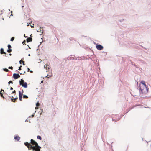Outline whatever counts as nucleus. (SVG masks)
Returning <instances> with one entry per match:
<instances>
[{
	"mask_svg": "<svg viewBox=\"0 0 151 151\" xmlns=\"http://www.w3.org/2000/svg\"><path fill=\"white\" fill-rule=\"evenodd\" d=\"M39 106H40V104L39 103V102H37V103H36V106L37 107H38Z\"/></svg>",
	"mask_w": 151,
	"mask_h": 151,
	"instance_id": "obj_20",
	"label": "nucleus"
},
{
	"mask_svg": "<svg viewBox=\"0 0 151 151\" xmlns=\"http://www.w3.org/2000/svg\"><path fill=\"white\" fill-rule=\"evenodd\" d=\"M24 37H25V34H24Z\"/></svg>",
	"mask_w": 151,
	"mask_h": 151,
	"instance_id": "obj_39",
	"label": "nucleus"
},
{
	"mask_svg": "<svg viewBox=\"0 0 151 151\" xmlns=\"http://www.w3.org/2000/svg\"><path fill=\"white\" fill-rule=\"evenodd\" d=\"M35 109H38V108L37 107H35Z\"/></svg>",
	"mask_w": 151,
	"mask_h": 151,
	"instance_id": "obj_37",
	"label": "nucleus"
},
{
	"mask_svg": "<svg viewBox=\"0 0 151 151\" xmlns=\"http://www.w3.org/2000/svg\"><path fill=\"white\" fill-rule=\"evenodd\" d=\"M20 85H22V86L25 88H27V84L26 82H24L23 80L21 79L19 81Z\"/></svg>",
	"mask_w": 151,
	"mask_h": 151,
	"instance_id": "obj_3",
	"label": "nucleus"
},
{
	"mask_svg": "<svg viewBox=\"0 0 151 151\" xmlns=\"http://www.w3.org/2000/svg\"><path fill=\"white\" fill-rule=\"evenodd\" d=\"M13 77L15 79H16L19 78L20 76L18 74L14 73L13 74Z\"/></svg>",
	"mask_w": 151,
	"mask_h": 151,
	"instance_id": "obj_7",
	"label": "nucleus"
},
{
	"mask_svg": "<svg viewBox=\"0 0 151 151\" xmlns=\"http://www.w3.org/2000/svg\"><path fill=\"white\" fill-rule=\"evenodd\" d=\"M12 93H14V94H15V93H16V91H15V90H14L13 91Z\"/></svg>",
	"mask_w": 151,
	"mask_h": 151,
	"instance_id": "obj_23",
	"label": "nucleus"
},
{
	"mask_svg": "<svg viewBox=\"0 0 151 151\" xmlns=\"http://www.w3.org/2000/svg\"><path fill=\"white\" fill-rule=\"evenodd\" d=\"M32 41V38L31 37L28 38L27 39V42H29Z\"/></svg>",
	"mask_w": 151,
	"mask_h": 151,
	"instance_id": "obj_9",
	"label": "nucleus"
},
{
	"mask_svg": "<svg viewBox=\"0 0 151 151\" xmlns=\"http://www.w3.org/2000/svg\"><path fill=\"white\" fill-rule=\"evenodd\" d=\"M23 98H28V97L25 95H23Z\"/></svg>",
	"mask_w": 151,
	"mask_h": 151,
	"instance_id": "obj_18",
	"label": "nucleus"
},
{
	"mask_svg": "<svg viewBox=\"0 0 151 151\" xmlns=\"http://www.w3.org/2000/svg\"><path fill=\"white\" fill-rule=\"evenodd\" d=\"M25 40H24L22 42V44H25Z\"/></svg>",
	"mask_w": 151,
	"mask_h": 151,
	"instance_id": "obj_25",
	"label": "nucleus"
},
{
	"mask_svg": "<svg viewBox=\"0 0 151 151\" xmlns=\"http://www.w3.org/2000/svg\"><path fill=\"white\" fill-rule=\"evenodd\" d=\"M31 27L32 28H34V24H33V25H31Z\"/></svg>",
	"mask_w": 151,
	"mask_h": 151,
	"instance_id": "obj_31",
	"label": "nucleus"
},
{
	"mask_svg": "<svg viewBox=\"0 0 151 151\" xmlns=\"http://www.w3.org/2000/svg\"><path fill=\"white\" fill-rule=\"evenodd\" d=\"M37 138L38 139H39L40 140H41L42 138L40 136L38 135L37 136Z\"/></svg>",
	"mask_w": 151,
	"mask_h": 151,
	"instance_id": "obj_15",
	"label": "nucleus"
},
{
	"mask_svg": "<svg viewBox=\"0 0 151 151\" xmlns=\"http://www.w3.org/2000/svg\"><path fill=\"white\" fill-rule=\"evenodd\" d=\"M96 48L99 50H100L103 49V47L100 45H99L96 46Z\"/></svg>",
	"mask_w": 151,
	"mask_h": 151,
	"instance_id": "obj_6",
	"label": "nucleus"
},
{
	"mask_svg": "<svg viewBox=\"0 0 151 151\" xmlns=\"http://www.w3.org/2000/svg\"><path fill=\"white\" fill-rule=\"evenodd\" d=\"M0 53L1 54H6V53L4 52V49L3 48H1L0 50Z\"/></svg>",
	"mask_w": 151,
	"mask_h": 151,
	"instance_id": "obj_13",
	"label": "nucleus"
},
{
	"mask_svg": "<svg viewBox=\"0 0 151 151\" xmlns=\"http://www.w3.org/2000/svg\"><path fill=\"white\" fill-rule=\"evenodd\" d=\"M14 139L17 141H18L20 139V137L18 136H16L14 137Z\"/></svg>",
	"mask_w": 151,
	"mask_h": 151,
	"instance_id": "obj_8",
	"label": "nucleus"
},
{
	"mask_svg": "<svg viewBox=\"0 0 151 151\" xmlns=\"http://www.w3.org/2000/svg\"><path fill=\"white\" fill-rule=\"evenodd\" d=\"M8 49H9L11 48V46L9 44L8 45Z\"/></svg>",
	"mask_w": 151,
	"mask_h": 151,
	"instance_id": "obj_21",
	"label": "nucleus"
},
{
	"mask_svg": "<svg viewBox=\"0 0 151 151\" xmlns=\"http://www.w3.org/2000/svg\"><path fill=\"white\" fill-rule=\"evenodd\" d=\"M47 66H48L47 65H45L44 66L45 68L46 69V70H47V68H48L49 67H48Z\"/></svg>",
	"mask_w": 151,
	"mask_h": 151,
	"instance_id": "obj_16",
	"label": "nucleus"
},
{
	"mask_svg": "<svg viewBox=\"0 0 151 151\" xmlns=\"http://www.w3.org/2000/svg\"><path fill=\"white\" fill-rule=\"evenodd\" d=\"M13 82L12 81H10L8 82L9 85V84L11 83L12 84H13Z\"/></svg>",
	"mask_w": 151,
	"mask_h": 151,
	"instance_id": "obj_22",
	"label": "nucleus"
},
{
	"mask_svg": "<svg viewBox=\"0 0 151 151\" xmlns=\"http://www.w3.org/2000/svg\"><path fill=\"white\" fill-rule=\"evenodd\" d=\"M19 99L20 101H22V97H19Z\"/></svg>",
	"mask_w": 151,
	"mask_h": 151,
	"instance_id": "obj_24",
	"label": "nucleus"
},
{
	"mask_svg": "<svg viewBox=\"0 0 151 151\" xmlns=\"http://www.w3.org/2000/svg\"><path fill=\"white\" fill-rule=\"evenodd\" d=\"M0 95H1V97H3V98H4V97L3 96V95L1 93V94H0Z\"/></svg>",
	"mask_w": 151,
	"mask_h": 151,
	"instance_id": "obj_26",
	"label": "nucleus"
},
{
	"mask_svg": "<svg viewBox=\"0 0 151 151\" xmlns=\"http://www.w3.org/2000/svg\"><path fill=\"white\" fill-rule=\"evenodd\" d=\"M139 88L140 90V94L142 95L146 94L148 91V88L144 81H141L139 84Z\"/></svg>",
	"mask_w": 151,
	"mask_h": 151,
	"instance_id": "obj_1",
	"label": "nucleus"
},
{
	"mask_svg": "<svg viewBox=\"0 0 151 151\" xmlns=\"http://www.w3.org/2000/svg\"><path fill=\"white\" fill-rule=\"evenodd\" d=\"M21 62H22V60H20L19 61V63L20 64H21Z\"/></svg>",
	"mask_w": 151,
	"mask_h": 151,
	"instance_id": "obj_32",
	"label": "nucleus"
},
{
	"mask_svg": "<svg viewBox=\"0 0 151 151\" xmlns=\"http://www.w3.org/2000/svg\"><path fill=\"white\" fill-rule=\"evenodd\" d=\"M22 63H23V65H25V64L24 63V61L22 60Z\"/></svg>",
	"mask_w": 151,
	"mask_h": 151,
	"instance_id": "obj_29",
	"label": "nucleus"
},
{
	"mask_svg": "<svg viewBox=\"0 0 151 151\" xmlns=\"http://www.w3.org/2000/svg\"><path fill=\"white\" fill-rule=\"evenodd\" d=\"M12 50L11 49H8L7 50V52L9 53L11 52H12Z\"/></svg>",
	"mask_w": 151,
	"mask_h": 151,
	"instance_id": "obj_14",
	"label": "nucleus"
},
{
	"mask_svg": "<svg viewBox=\"0 0 151 151\" xmlns=\"http://www.w3.org/2000/svg\"><path fill=\"white\" fill-rule=\"evenodd\" d=\"M0 94H1V92H0Z\"/></svg>",
	"mask_w": 151,
	"mask_h": 151,
	"instance_id": "obj_44",
	"label": "nucleus"
},
{
	"mask_svg": "<svg viewBox=\"0 0 151 151\" xmlns=\"http://www.w3.org/2000/svg\"><path fill=\"white\" fill-rule=\"evenodd\" d=\"M42 82H43V81H42L41 82V83H42Z\"/></svg>",
	"mask_w": 151,
	"mask_h": 151,
	"instance_id": "obj_43",
	"label": "nucleus"
},
{
	"mask_svg": "<svg viewBox=\"0 0 151 151\" xmlns=\"http://www.w3.org/2000/svg\"><path fill=\"white\" fill-rule=\"evenodd\" d=\"M35 144H36V146L37 147H36V148H34L33 151H40L41 147L38 145H37L36 143Z\"/></svg>",
	"mask_w": 151,
	"mask_h": 151,
	"instance_id": "obj_5",
	"label": "nucleus"
},
{
	"mask_svg": "<svg viewBox=\"0 0 151 151\" xmlns=\"http://www.w3.org/2000/svg\"><path fill=\"white\" fill-rule=\"evenodd\" d=\"M9 55H11V54H9Z\"/></svg>",
	"mask_w": 151,
	"mask_h": 151,
	"instance_id": "obj_38",
	"label": "nucleus"
},
{
	"mask_svg": "<svg viewBox=\"0 0 151 151\" xmlns=\"http://www.w3.org/2000/svg\"><path fill=\"white\" fill-rule=\"evenodd\" d=\"M12 98H13V96H12ZM17 99V97L16 98H14V99L11 98V100L12 101V102H15V101H16V100Z\"/></svg>",
	"mask_w": 151,
	"mask_h": 151,
	"instance_id": "obj_10",
	"label": "nucleus"
},
{
	"mask_svg": "<svg viewBox=\"0 0 151 151\" xmlns=\"http://www.w3.org/2000/svg\"><path fill=\"white\" fill-rule=\"evenodd\" d=\"M28 55L30 56V54H29V55Z\"/></svg>",
	"mask_w": 151,
	"mask_h": 151,
	"instance_id": "obj_40",
	"label": "nucleus"
},
{
	"mask_svg": "<svg viewBox=\"0 0 151 151\" xmlns=\"http://www.w3.org/2000/svg\"><path fill=\"white\" fill-rule=\"evenodd\" d=\"M34 116V115H32V117H33Z\"/></svg>",
	"mask_w": 151,
	"mask_h": 151,
	"instance_id": "obj_42",
	"label": "nucleus"
},
{
	"mask_svg": "<svg viewBox=\"0 0 151 151\" xmlns=\"http://www.w3.org/2000/svg\"><path fill=\"white\" fill-rule=\"evenodd\" d=\"M30 141V143L26 142L24 143V145L27 147L29 150H31L32 149L33 151L34 148H36V147L35 143L37 144V145H38V144L33 139H31Z\"/></svg>",
	"mask_w": 151,
	"mask_h": 151,
	"instance_id": "obj_2",
	"label": "nucleus"
},
{
	"mask_svg": "<svg viewBox=\"0 0 151 151\" xmlns=\"http://www.w3.org/2000/svg\"><path fill=\"white\" fill-rule=\"evenodd\" d=\"M11 16H13V15H12V11H11Z\"/></svg>",
	"mask_w": 151,
	"mask_h": 151,
	"instance_id": "obj_33",
	"label": "nucleus"
},
{
	"mask_svg": "<svg viewBox=\"0 0 151 151\" xmlns=\"http://www.w3.org/2000/svg\"><path fill=\"white\" fill-rule=\"evenodd\" d=\"M23 91L22 90V93H21L20 92V91H19V97H22V95H23Z\"/></svg>",
	"mask_w": 151,
	"mask_h": 151,
	"instance_id": "obj_11",
	"label": "nucleus"
},
{
	"mask_svg": "<svg viewBox=\"0 0 151 151\" xmlns=\"http://www.w3.org/2000/svg\"><path fill=\"white\" fill-rule=\"evenodd\" d=\"M30 73H33V71H32V70H31V71H30Z\"/></svg>",
	"mask_w": 151,
	"mask_h": 151,
	"instance_id": "obj_36",
	"label": "nucleus"
},
{
	"mask_svg": "<svg viewBox=\"0 0 151 151\" xmlns=\"http://www.w3.org/2000/svg\"><path fill=\"white\" fill-rule=\"evenodd\" d=\"M47 72H48V74H47V76H45V77L49 78L52 76V71L49 68V67L48 68V69L47 70Z\"/></svg>",
	"mask_w": 151,
	"mask_h": 151,
	"instance_id": "obj_4",
	"label": "nucleus"
},
{
	"mask_svg": "<svg viewBox=\"0 0 151 151\" xmlns=\"http://www.w3.org/2000/svg\"><path fill=\"white\" fill-rule=\"evenodd\" d=\"M10 89L11 90H13V88L12 87H11V88H10Z\"/></svg>",
	"mask_w": 151,
	"mask_h": 151,
	"instance_id": "obj_35",
	"label": "nucleus"
},
{
	"mask_svg": "<svg viewBox=\"0 0 151 151\" xmlns=\"http://www.w3.org/2000/svg\"><path fill=\"white\" fill-rule=\"evenodd\" d=\"M3 70L4 71L6 72H8L9 71L6 68H4V69Z\"/></svg>",
	"mask_w": 151,
	"mask_h": 151,
	"instance_id": "obj_19",
	"label": "nucleus"
},
{
	"mask_svg": "<svg viewBox=\"0 0 151 151\" xmlns=\"http://www.w3.org/2000/svg\"><path fill=\"white\" fill-rule=\"evenodd\" d=\"M14 37H12L11 38L10 40L11 41H13L14 40Z\"/></svg>",
	"mask_w": 151,
	"mask_h": 151,
	"instance_id": "obj_17",
	"label": "nucleus"
},
{
	"mask_svg": "<svg viewBox=\"0 0 151 151\" xmlns=\"http://www.w3.org/2000/svg\"><path fill=\"white\" fill-rule=\"evenodd\" d=\"M22 67V66H20L19 67V70H21V68Z\"/></svg>",
	"mask_w": 151,
	"mask_h": 151,
	"instance_id": "obj_27",
	"label": "nucleus"
},
{
	"mask_svg": "<svg viewBox=\"0 0 151 151\" xmlns=\"http://www.w3.org/2000/svg\"><path fill=\"white\" fill-rule=\"evenodd\" d=\"M4 90H2V89H1V91L0 92H1H1L2 93V92H4Z\"/></svg>",
	"mask_w": 151,
	"mask_h": 151,
	"instance_id": "obj_30",
	"label": "nucleus"
},
{
	"mask_svg": "<svg viewBox=\"0 0 151 151\" xmlns=\"http://www.w3.org/2000/svg\"><path fill=\"white\" fill-rule=\"evenodd\" d=\"M20 74L21 75V74H22V73H21Z\"/></svg>",
	"mask_w": 151,
	"mask_h": 151,
	"instance_id": "obj_41",
	"label": "nucleus"
},
{
	"mask_svg": "<svg viewBox=\"0 0 151 151\" xmlns=\"http://www.w3.org/2000/svg\"><path fill=\"white\" fill-rule=\"evenodd\" d=\"M8 68L9 69H13V68L12 67V66H11V67H9Z\"/></svg>",
	"mask_w": 151,
	"mask_h": 151,
	"instance_id": "obj_28",
	"label": "nucleus"
},
{
	"mask_svg": "<svg viewBox=\"0 0 151 151\" xmlns=\"http://www.w3.org/2000/svg\"><path fill=\"white\" fill-rule=\"evenodd\" d=\"M27 70H28V71H29L30 70V69L29 68H28L27 69Z\"/></svg>",
	"mask_w": 151,
	"mask_h": 151,
	"instance_id": "obj_34",
	"label": "nucleus"
},
{
	"mask_svg": "<svg viewBox=\"0 0 151 151\" xmlns=\"http://www.w3.org/2000/svg\"><path fill=\"white\" fill-rule=\"evenodd\" d=\"M42 30H43L42 29V28L41 27H40V28L39 29L37 30V31L38 32H40L41 33H42L43 32Z\"/></svg>",
	"mask_w": 151,
	"mask_h": 151,
	"instance_id": "obj_12",
	"label": "nucleus"
}]
</instances>
